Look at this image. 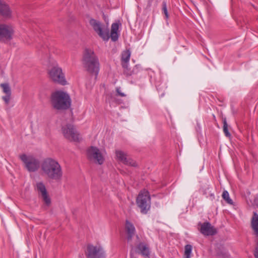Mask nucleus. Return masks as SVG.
I'll return each instance as SVG.
<instances>
[{
  "instance_id": "nucleus-9",
  "label": "nucleus",
  "mask_w": 258,
  "mask_h": 258,
  "mask_svg": "<svg viewBox=\"0 0 258 258\" xmlns=\"http://www.w3.org/2000/svg\"><path fill=\"white\" fill-rule=\"evenodd\" d=\"M85 254L87 258H105L106 257L105 252L100 245L88 244Z\"/></svg>"
},
{
  "instance_id": "nucleus-25",
  "label": "nucleus",
  "mask_w": 258,
  "mask_h": 258,
  "mask_svg": "<svg viewBox=\"0 0 258 258\" xmlns=\"http://www.w3.org/2000/svg\"><path fill=\"white\" fill-rule=\"evenodd\" d=\"M162 11L163 13L165 15V18L168 19L169 18V15L167 11L166 3L165 2L162 3Z\"/></svg>"
},
{
  "instance_id": "nucleus-15",
  "label": "nucleus",
  "mask_w": 258,
  "mask_h": 258,
  "mask_svg": "<svg viewBox=\"0 0 258 258\" xmlns=\"http://www.w3.org/2000/svg\"><path fill=\"white\" fill-rule=\"evenodd\" d=\"M131 51L129 50H126L123 51L121 56V64L124 69V73L127 76L132 75V72L128 68V63L131 57Z\"/></svg>"
},
{
  "instance_id": "nucleus-4",
  "label": "nucleus",
  "mask_w": 258,
  "mask_h": 258,
  "mask_svg": "<svg viewBox=\"0 0 258 258\" xmlns=\"http://www.w3.org/2000/svg\"><path fill=\"white\" fill-rule=\"evenodd\" d=\"M51 103L54 108L57 110H64L70 107L71 100L68 94L58 91L52 94Z\"/></svg>"
},
{
  "instance_id": "nucleus-12",
  "label": "nucleus",
  "mask_w": 258,
  "mask_h": 258,
  "mask_svg": "<svg viewBox=\"0 0 258 258\" xmlns=\"http://www.w3.org/2000/svg\"><path fill=\"white\" fill-rule=\"evenodd\" d=\"M14 30L12 26L0 25V41H5L12 39Z\"/></svg>"
},
{
  "instance_id": "nucleus-3",
  "label": "nucleus",
  "mask_w": 258,
  "mask_h": 258,
  "mask_svg": "<svg viewBox=\"0 0 258 258\" xmlns=\"http://www.w3.org/2000/svg\"><path fill=\"white\" fill-rule=\"evenodd\" d=\"M42 173L48 178L60 181L63 175V172L59 163L51 158L45 159L41 165Z\"/></svg>"
},
{
  "instance_id": "nucleus-18",
  "label": "nucleus",
  "mask_w": 258,
  "mask_h": 258,
  "mask_svg": "<svg viewBox=\"0 0 258 258\" xmlns=\"http://www.w3.org/2000/svg\"><path fill=\"white\" fill-rule=\"evenodd\" d=\"M251 227L253 231V234L258 238V214L256 212L253 213L251 219Z\"/></svg>"
},
{
  "instance_id": "nucleus-16",
  "label": "nucleus",
  "mask_w": 258,
  "mask_h": 258,
  "mask_svg": "<svg viewBox=\"0 0 258 258\" xmlns=\"http://www.w3.org/2000/svg\"><path fill=\"white\" fill-rule=\"evenodd\" d=\"M132 247L131 255L133 256L135 253H139L141 254L144 256H148L150 254V251L147 245L143 243H140L136 248H134L131 244Z\"/></svg>"
},
{
  "instance_id": "nucleus-28",
  "label": "nucleus",
  "mask_w": 258,
  "mask_h": 258,
  "mask_svg": "<svg viewBox=\"0 0 258 258\" xmlns=\"http://www.w3.org/2000/svg\"><path fill=\"white\" fill-rule=\"evenodd\" d=\"M116 91L117 94L119 96H120L121 97H125L126 96V95L124 93H123L121 91L120 88H116Z\"/></svg>"
},
{
  "instance_id": "nucleus-13",
  "label": "nucleus",
  "mask_w": 258,
  "mask_h": 258,
  "mask_svg": "<svg viewBox=\"0 0 258 258\" xmlns=\"http://www.w3.org/2000/svg\"><path fill=\"white\" fill-rule=\"evenodd\" d=\"M35 189L38 192L45 204L49 206L51 203L50 199L48 195L45 185L42 182H38L36 184Z\"/></svg>"
},
{
  "instance_id": "nucleus-6",
  "label": "nucleus",
  "mask_w": 258,
  "mask_h": 258,
  "mask_svg": "<svg viewBox=\"0 0 258 258\" xmlns=\"http://www.w3.org/2000/svg\"><path fill=\"white\" fill-rule=\"evenodd\" d=\"M48 75L50 79L55 83L61 85H66L67 84L62 69L56 62L53 63L52 66L49 70Z\"/></svg>"
},
{
  "instance_id": "nucleus-23",
  "label": "nucleus",
  "mask_w": 258,
  "mask_h": 258,
  "mask_svg": "<svg viewBox=\"0 0 258 258\" xmlns=\"http://www.w3.org/2000/svg\"><path fill=\"white\" fill-rule=\"evenodd\" d=\"M228 124L227 123L226 119H224L223 120V132L225 134V135L227 137H230L231 134L229 132L228 130Z\"/></svg>"
},
{
  "instance_id": "nucleus-8",
  "label": "nucleus",
  "mask_w": 258,
  "mask_h": 258,
  "mask_svg": "<svg viewBox=\"0 0 258 258\" xmlns=\"http://www.w3.org/2000/svg\"><path fill=\"white\" fill-rule=\"evenodd\" d=\"M137 204L141 209V212L146 214L150 208V197L147 190H142L137 198Z\"/></svg>"
},
{
  "instance_id": "nucleus-21",
  "label": "nucleus",
  "mask_w": 258,
  "mask_h": 258,
  "mask_svg": "<svg viewBox=\"0 0 258 258\" xmlns=\"http://www.w3.org/2000/svg\"><path fill=\"white\" fill-rule=\"evenodd\" d=\"M192 251V246L190 244H187L184 247V256L185 258H190V254Z\"/></svg>"
},
{
  "instance_id": "nucleus-7",
  "label": "nucleus",
  "mask_w": 258,
  "mask_h": 258,
  "mask_svg": "<svg viewBox=\"0 0 258 258\" xmlns=\"http://www.w3.org/2000/svg\"><path fill=\"white\" fill-rule=\"evenodd\" d=\"M19 158L24 164L25 167L29 172H35L40 167L39 160L32 155L23 154L20 155Z\"/></svg>"
},
{
  "instance_id": "nucleus-22",
  "label": "nucleus",
  "mask_w": 258,
  "mask_h": 258,
  "mask_svg": "<svg viewBox=\"0 0 258 258\" xmlns=\"http://www.w3.org/2000/svg\"><path fill=\"white\" fill-rule=\"evenodd\" d=\"M223 199L226 201V202L229 204H232V200L230 198L229 195L228 191L224 190L222 194Z\"/></svg>"
},
{
  "instance_id": "nucleus-20",
  "label": "nucleus",
  "mask_w": 258,
  "mask_h": 258,
  "mask_svg": "<svg viewBox=\"0 0 258 258\" xmlns=\"http://www.w3.org/2000/svg\"><path fill=\"white\" fill-rule=\"evenodd\" d=\"M0 14L6 18H9L11 16V11L9 6L1 0H0Z\"/></svg>"
},
{
  "instance_id": "nucleus-24",
  "label": "nucleus",
  "mask_w": 258,
  "mask_h": 258,
  "mask_svg": "<svg viewBox=\"0 0 258 258\" xmlns=\"http://www.w3.org/2000/svg\"><path fill=\"white\" fill-rule=\"evenodd\" d=\"M1 86L3 88L4 93L6 94H11V89L8 84H1Z\"/></svg>"
},
{
  "instance_id": "nucleus-11",
  "label": "nucleus",
  "mask_w": 258,
  "mask_h": 258,
  "mask_svg": "<svg viewBox=\"0 0 258 258\" xmlns=\"http://www.w3.org/2000/svg\"><path fill=\"white\" fill-rule=\"evenodd\" d=\"M88 157L90 160L101 165L103 164L104 158L100 151L96 147H91L88 150Z\"/></svg>"
},
{
  "instance_id": "nucleus-10",
  "label": "nucleus",
  "mask_w": 258,
  "mask_h": 258,
  "mask_svg": "<svg viewBox=\"0 0 258 258\" xmlns=\"http://www.w3.org/2000/svg\"><path fill=\"white\" fill-rule=\"evenodd\" d=\"M64 137L71 141H78L79 135L71 124H67L62 127Z\"/></svg>"
},
{
  "instance_id": "nucleus-5",
  "label": "nucleus",
  "mask_w": 258,
  "mask_h": 258,
  "mask_svg": "<svg viewBox=\"0 0 258 258\" xmlns=\"http://www.w3.org/2000/svg\"><path fill=\"white\" fill-rule=\"evenodd\" d=\"M83 64L86 70L90 73H94L96 76L99 70V63L94 51L91 49H86L84 51Z\"/></svg>"
},
{
  "instance_id": "nucleus-1",
  "label": "nucleus",
  "mask_w": 258,
  "mask_h": 258,
  "mask_svg": "<svg viewBox=\"0 0 258 258\" xmlns=\"http://www.w3.org/2000/svg\"><path fill=\"white\" fill-rule=\"evenodd\" d=\"M89 23L94 31L104 41H108L110 38L114 42L118 40L119 35L118 29L119 25H121L119 22L114 23L111 25L110 34L108 26L100 22L92 19L90 20Z\"/></svg>"
},
{
  "instance_id": "nucleus-19",
  "label": "nucleus",
  "mask_w": 258,
  "mask_h": 258,
  "mask_svg": "<svg viewBox=\"0 0 258 258\" xmlns=\"http://www.w3.org/2000/svg\"><path fill=\"white\" fill-rule=\"evenodd\" d=\"M125 230L127 235V242H130L131 241L133 236L135 235V228L132 223L128 221H126L125 224Z\"/></svg>"
},
{
  "instance_id": "nucleus-27",
  "label": "nucleus",
  "mask_w": 258,
  "mask_h": 258,
  "mask_svg": "<svg viewBox=\"0 0 258 258\" xmlns=\"http://www.w3.org/2000/svg\"><path fill=\"white\" fill-rule=\"evenodd\" d=\"M256 245L255 248L254 255L255 258H258V238H256Z\"/></svg>"
},
{
  "instance_id": "nucleus-17",
  "label": "nucleus",
  "mask_w": 258,
  "mask_h": 258,
  "mask_svg": "<svg viewBox=\"0 0 258 258\" xmlns=\"http://www.w3.org/2000/svg\"><path fill=\"white\" fill-rule=\"evenodd\" d=\"M201 232L205 235H213L217 232L216 230L209 222H205L201 224Z\"/></svg>"
},
{
  "instance_id": "nucleus-14",
  "label": "nucleus",
  "mask_w": 258,
  "mask_h": 258,
  "mask_svg": "<svg viewBox=\"0 0 258 258\" xmlns=\"http://www.w3.org/2000/svg\"><path fill=\"white\" fill-rule=\"evenodd\" d=\"M115 155L117 160L125 165L133 167L137 166V163L130 158L126 153L122 151L119 150H116Z\"/></svg>"
},
{
  "instance_id": "nucleus-26",
  "label": "nucleus",
  "mask_w": 258,
  "mask_h": 258,
  "mask_svg": "<svg viewBox=\"0 0 258 258\" xmlns=\"http://www.w3.org/2000/svg\"><path fill=\"white\" fill-rule=\"evenodd\" d=\"M11 94H6V96L3 97V99L5 101L6 104L9 103L10 100Z\"/></svg>"
},
{
  "instance_id": "nucleus-2",
  "label": "nucleus",
  "mask_w": 258,
  "mask_h": 258,
  "mask_svg": "<svg viewBox=\"0 0 258 258\" xmlns=\"http://www.w3.org/2000/svg\"><path fill=\"white\" fill-rule=\"evenodd\" d=\"M89 23L94 31L104 41H108L110 38L114 42L118 40L119 35L118 29L119 25H121L119 22L114 23L111 25L110 34L108 26L100 22L92 19L90 20Z\"/></svg>"
}]
</instances>
